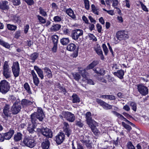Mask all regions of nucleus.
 <instances>
[{
    "label": "nucleus",
    "instance_id": "obj_17",
    "mask_svg": "<svg viewBox=\"0 0 149 149\" xmlns=\"http://www.w3.org/2000/svg\"><path fill=\"white\" fill-rule=\"evenodd\" d=\"M31 74L33 76L34 84L35 85L38 86L39 83L40 81L36 74L33 70H31Z\"/></svg>",
    "mask_w": 149,
    "mask_h": 149
},
{
    "label": "nucleus",
    "instance_id": "obj_50",
    "mask_svg": "<svg viewBox=\"0 0 149 149\" xmlns=\"http://www.w3.org/2000/svg\"><path fill=\"white\" fill-rule=\"evenodd\" d=\"M39 12L40 14L44 16H46L47 15L46 13L45 12L44 10L41 8L40 7L39 8Z\"/></svg>",
    "mask_w": 149,
    "mask_h": 149
},
{
    "label": "nucleus",
    "instance_id": "obj_63",
    "mask_svg": "<svg viewBox=\"0 0 149 149\" xmlns=\"http://www.w3.org/2000/svg\"><path fill=\"white\" fill-rule=\"evenodd\" d=\"M20 33L21 32L20 31H17L15 33V38L17 39L20 36Z\"/></svg>",
    "mask_w": 149,
    "mask_h": 149
},
{
    "label": "nucleus",
    "instance_id": "obj_9",
    "mask_svg": "<svg viewBox=\"0 0 149 149\" xmlns=\"http://www.w3.org/2000/svg\"><path fill=\"white\" fill-rule=\"evenodd\" d=\"M138 91L143 95H146L148 94V90L147 87L142 84H139L137 86Z\"/></svg>",
    "mask_w": 149,
    "mask_h": 149
},
{
    "label": "nucleus",
    "instance_id": "obj_35",
    "mask_svg": "<svg viewBox=\"0 0 149 149\" xmlns=\"http://www.w3.org/2000/svg\"><path fill=\"white\" fill-rule=\"evenodd\" d=\"M35 125H29L27 128V130L30 133H33L35 132L34 129L35 128Z\"/></svg>",
    "mask_w": 149,
    "mask_h": 149
},
{
    "label": "nucleus",
    "instance_id": "obj_28",
    "mask_svg": "<svg viewBox=\"0 0 149 149\" xmlns=\"http://www.w3.org/2000/svg\"><path fill=\"white\" fill-rule=\"evenodd\" d=\"M95 50L97 54H98L101 57V59L103 60L104 58V57L102 54V52L100 47L95 48Z\"/></svg>",
    "mask_w": 149,
    "mask_h": 149
},
{
    "label": "nucleus",
    "instance_id": "obj_43",
    "mask_svg": "<svg viewBox=\"0 0 149 149\" xmlns=\"http://www.w3.org/2000/svg\"><path fill=\"white\" fill-rule=\"evenodd\" d=\"M74 79L76 81H79L81 78L80 74L78 73H73L72 74Z\"/></svg>",
    "mask_w": 149,
    "mask_h": 149
},
{
    "label": "nucleus",
    "instance_id": "obj_13",
    "mask_svg": "<svg viewBox=\"0 0 149 149\" xmlns=\"http://www.w3.org/2000/svg\"><path fill=\"white\" fill-rule=\"evenodd\" d=\"M10 106L8 104H6L3 110L2 116L5 118H6L10 116L11 113L9 110Z\"/></svg>",
    "mask_w": 149,
    "mask_h": 149
},
{
    "label": "nucleus",
    "instance_id": "obj_33",
    "mask_svg": "<svg viewBox=\"0 0 149 149\" xmlns=\"http://www.w3.org/2000/svg\"><path fill=\"white\" fill-rule=\"evenodd\" d=\"M61 43L63 45H66L70 42V40L68 38H63L61 39Z\"/></svg>",
    "mask_w": 149,
    "mask_h": 149
},
{
    "label": "nucleus",
    "instance_id": "obj_10",
    "mask_svg": "<svg viewBox=\"0 0 149 149\" xmlns=\"http://www.w3.org/2000/svg\"><path fill=\"white\" fill-rule=\"evenodd\" d=\"M116 37L119 40L126 39L128 38L127 33L125 31H119L116 34Z\"/></svg>",
    "mask_w": 149,
    "mask_h": 149
},
{
    "label": "nucleus",
    "instance_id": "obj_47",
    "mask_svg": "<svg viewBox=\"0 0 149 149\" xmlns=\"http://www.w3.org/2000/svg\"><path fill=\"white\" fill-rule=\"evenodd\" d=\"M58 39V36L57 35H55L52 36V39L54 45H57Z\"/></svg>",
    "mask_w": 149,
    "mask_h": 149
},
{
    "label": "nucleus",
    "instance_id": "obj_32",
    "mask_svg": "<svg viewBox=\"0 0 149 149\" xmlns=\"http://www.w3.org/2000/svg\"><path fill=\"white\" fill-rule=\"evenodd\" d=\"M49 141L47 140L42 143V147L43 149H48L49 148Z\"/></svg>",
    "mask_w": 149,
    "mask_h": 149
},
{
    "label": "nucleus",
    "instance_id": "obj_64",
    "mask_svg": "<svg viewBox=\"0 0 149 149\" xmlns=\"http://www.w3.org/2000/svg\"><path fill=\"white\" fill-rule=\"evenodd\" d=\"M96 27L97 28L98 31L100 33L102 29V26L99 24H97L96 25Z\"/></svg>",
    "mask_w": 149,
    "mask_h": 149
},
{
    "label": "nucleus",
    "instance_id": "obj_59",
    "mask_svg": "<svg viewBox=\"0 0 149 149\" xmlns=\"http://www.w3.org/2000/svg\"><path fill=\"white\" fill-rule=\"evenodd\" d=\"M103 10L105 11H106L109 14L111 15H113L114 14V10H107L104 8L103 9Z\"/></svg>",
    "mask_w": 149,
    "mask_h": 149
},
{
    "label": "nucleus",
    "instance_id": "obj_42",
    "mask_svg": "<svg viewBox=\"0 0 149 149\" xmlns=\"http://www.w3.org/2000/svg\"><path fill=\"white\" fill-rule=\"evenodd\" d=\"M7 27L9 30L11 31H15L17 28L16 26L10 24H8L7 25Z\"/></svg>",
    "mask_w": 149,
    "mask_h": 149
},
{
    "label": "nucleus",
    "instance_id": "obj_1",
    "mask_svg": "<svg viewBox=\"0 0 149 149\" xmlns=\"http://www.w3.org/2000/svg\"><path fill=\"white\" fill-rule=\"evenodd\" d=\"M43 113L41 108H38L37 112H34L31 115V120L32 125H36L38 123V120L42 121L43 119Z\"/></svg>",
    "mask_w": 149,
    "mask_h": 149
},
{
    "label": "nucleus",
    "instance_id": "obj_21",
    "mask_svg": "<svg viewBox=\"0 0 149 149\" xmlns=\"http://www.w3.org/2000/svg\"><path fill=\"white\" fill-rule=\"evenodd\" d=\"M114 74L120 79H122L123 78L124 72L123 70H120L117 71V72H114Z\"/></svg>",
    "mask_w": 149,
    "mask_h": 149
},
{
    "label": "nucleus",
    "instance_id": "obj_57",
    "mask_svg": "<svg viewBox=\"0 0 149 149\" xmlns=\"http://www.w3.org/2000/svg\"><path fill=\"white\" fill-rule=\"evenodd\" d=\"M119 2L117 0H113L112 6L114 7L115 8L117 7L118 5Z\"/></svg>",
    "mask_w": 149,
    "mask_h": 149
},
{
    "label": "nucleus",
    "instance_id": "obj_16",
    "mask_svg": "<svg viewBox=\"0 0 149 149\" xmlns=\"http://www.w3.org/2000/svg\"><path fill=\"white\" fill-rule=\"evenodd\" d=\"M85 115L87 124L88 125L92 123L93 124L95 122V121L92 119L91 117V113L90 112H87L86 114Z\"/></svg>",
    "mask_w": 149,
    "mask_h": 149
},
{
    "label": "nucleus",
    "instance_id": "obj_44",
    "mask_svg": "<svg viewBox=\"0 0 149 149\" xmlns=\"http://www.w3.org/2000/svg\"><path fill=\"white\" fill-rule=\"evenodd\" d=\"M24 86L25 89L29 93H31L30 86L27 83H25L24 84Z\"/></svg>",
    "mask_w": 149,
    "mask_h": 149
},
{
    "label": "nucleus",
    "instance_id": "obj_58",
    "mask_svg": "<svg viewBox=\"0 0 149 149\" xmlns=\"http://www.w3.org/2000/svg\"><path fill=\"white\" fill-rule=\"evenodd\" d=\"M63 33L66 35H69L70 34V30L68 29L65 28L63 30Z\"/></svg>",
    "mask_w": 149,
    "mask_h": 149
},
{
    "label": "nucleus",
    "instance_id": "obj_2",
    "mask_svg": "<svg viewBox=\"0 0 149 149\" xmlns=\"http://www.w3.org/2000/svg\"><path fill=\"white\" fill-rule=\"evenodd\" d=\"M10 88V84L6 80H2L0 82V92L3 94L7 93Z\"/></svg>",
    "mask_w": 149,
    "mask_h": 149
},
{
    "label": "nucleus",
    "instance_id": "obj_46",
    "mask_svg": "<svg viewBox=\"0 0 149 149\" xmlns=\"http://www.w3.org/2000/svg\"><path fill=\"white\" fill-rule=\"evenodd\" d=\"M64 131L66 135L68 137H69L71 131L69 128H64Z\"/></svg>",
    "mask_w": 149,
    "mask_h": 149
},
{
    "label": "nucleus",
    "instance_id": "obj_54",
    "mask_svg": "<svg viewBox=\"0 0 149 149\" xmlns=\"http://www.w3.org/2000/svg\"><path fill=\"white\" fill-rule=\"evenodd\" d=\"M127 147L128 149H135V148L132 142H128L127 143Z\"/></svg>",
    "mask_w": 149,
    "mask_h": 149
},
{
    "label": "nucleus",
    "instance_id": "obj_52",
    "mask_svg": "<svg viewBox=\"0 0 149 149\" xmlns=\"http://www.w3.org/2000/svg\"><path fill=\"white\" fill-rule=\"evenodd\" d=\"M53 19L54 21L55 22H59L62 20L61 17L58 16H56L54 17Z\"/></svg>",
    "mask_w": 149,
    "mask_h": 149
},
{
    "label": "nucleus",
    "instance_id": "obj_29",
    "mask_svg": "<svg viewBox=\"0 0 149 149\" xmlns=\"http://www.w3.org/2000/svg\"><path fill=\"white\" fill-rule=\"evenodd\" d=\"M76 46L73 43H71L68 45L67 47V49L70 51H74L76 49Z\"/></svg>",
    "mask_w": 149,
    "mask_h": 149
},
{
    "label": "nucleus",
    "instance_id": "obj_56",
    "mask_svg": "<svg viewBox=\"0 0 149 149\" xmlns=\"http://www.w3.org/2000/svg\"><path fill=\"white\" fill-rule=\"evenodd\" d=\"M13 4L15 6L18 5L20 4V0H12Z\"/></svg>",
    "mask_w": 149,
    "mask_h": 149
},
{
    "label": "nucleus",
    "instance_id": "obj_25",
    "mask_svg": "<svg viewBox=\"0 0 149 149\" xmlns=\"http://www.w3.org/2000/svg\"><path fill=\"white\" fill-rule=\"evenodd\" d=\"M111 112L115 115L117 116L118 118H119L120 120L126 121L127 119L125 118L123 116L120 114L119 113L115 111H112Z\"/></svg>",
    "mask_w": 149,
    "mask_h": 149
},
{
    "label": "nucleus",
    "instance_id": "obj_20",
    "mask_svg": "<svg viewBox=\"0 0 149 149\" xmlns=\"http://www.w3.org/2000/svg\"><path fill=\"white\" fill-rule=\"evenodd\" d=\"M32 104V102L25 99H23L21 101V104L23 107H26Z\"/></svg>",
    "mask_w": 149,
    "mask_h": 149
},
{
    "label": "nucleus",
    "instance_id": "obj_51",
    "mask_svg": "<svg viewBox=\"0 0 149 149\" xmlns=\"http://www.w3.org/2000/svg\"><path fill=\"white\" fill-rule=\"evenodd\" d=\"M91 9L92 11L97 15H98V12L94 4H92L91 6Z\"/></svg>",
    "mask_w": 149,
    "mask_h": 149
},
{
    "label": "nucleus",
    "instance_id": "obj_39",
    "mask_svg": "<svg viewBox=\"0 0 149 149\" xmlns=\"http://www.w3.org/2000/svg\"><path fill=\"white\" fill-rule=\"evenodd\" d=\"M11 74L10 70L3 71V75L6 79H8L10 77Z\"/></svg>",
    "mask_w": 149,
    "mask_h": 149
},
{
    "label": "nucleus",
    "instance_id": "obj_11",
    "mask_svg": "<svg viewBox=\"0 0 149 149\" xmlns=\"http://www.w3.org/2000/svg\"><path fill=\"white\" fill-rule=\"evenodd\" d=\"M96 101L100 106H102L104 109L106 110L110 109L112 108V105L108 104L101 100L97 99Z\"/></svg>",
    "mask_w": 149,
    "mask_h": 149
},
{
    "label": "nucleus",
    "instance_id": "obj_34",
    "mask_svg": "<svg viewBox=\"0 0 149 149\" xmlns=\"http://www.w3.org/2000/svg\"><path fill=\"white\" fill-rule=\"evenodd\" d=\"M38 56V54L36 53H34L31 55L30 59L31 62H34L35 60Z\"/></svg>",
    "mask_w": 149,
    "mask_h": 149
},
{
    "label": "nucleus",
    "instance_id": "obj_37",
    "mask_svg": "<svg viewBox=\"0 0 149 149\" xmlns=\"http://www.w3.org/2000/svg\"><path fill=\"white\" fill-rule=\"evenodd\" d=\"M72 149H83V147L79 144H74L73 142L72 143Z\"/></svg>",
    "mask_w": 149,
    "mask_h": 149
},
{
    "label": "nucleus",
    "instance_id": "obj_55",
    "mask_svg": "<svg viewBox=\"0 0 149 149\" xmlns=\"http://www.w3.org/2000/svg\"><path fill=\"white\" fill-rule=\"evenodd\" d=\"M85 8L87 10H88L89 8V1L88 0H84Z\"/></svg>",
    "mask_w": 149,
    "mask_h": 149
},
{
    "label": "nucleus",
    "instance_id": "obj_30",
    "mask_svg": "<svg viewBox=\"0 0 149 149\" xmlns=\"http://www.w3.org/2000/svg\"><path fill=\"white\" fill-rule=\"evenodd\" d=\"M72 101L73 103H79L80 101V98L75 94H73L72 96Z\"/></svg>",
    "mask_w": 149,
    "mask_h": 149
},
{
    "label": "nucleus",
    "instance_id": "obj_31",
    "mask_svg": "<svg viewBox=\"0 0 149 149\" xmlns=\"http://www.w3.org/2000/svg\"><path fill=\"white\" fill-rule=\"evenodd\" d=\"M22 134L18 132L15 134L14 136V140L15 141H18L22 139Z\"/></svg>",
    "mask_w": 149,
    "mask_h": 149
},
{
    "label": "nucleus",
    "instance_id": "obj_36",
    "mask_svg": "<svg viewBox=\"0 0 149 149\" xmlns=\"http://www.w3.org/2000/svg\"><path fill=\"white\" fill-rule=\"evenodd\" d=\"M129 105H130L132 107V109L134 111H136V103L134 102H130L128 103Z\"/></svg>",
    "mask_w": 149,
    "mask_h": 149
},
{
    "label": "nucleus",
    "instance_id": "obj_62",
    "mask_svg": "<svg viewBox=\"0 0 149 149\" xmlns=\"http://www.w3.org/2000/svg\"><path fill=\"white\" fill-rule=\"evenodd\" d=\"M107 99L111 100H115L116 99L115 97L112 95H107Z\"/></svg>",
    "mask_w": 149,
    "mask_h": 149
},
{
    "label": "nucleus",
    "instance_id": "obj_45",
    "mask_svg": "<svg viewBox=\"0 0 149 149\" xmlns=\"http://www.w3.org/2000/svg\"><path fill=\"white\" fill-rule=\"evenodd\" d=\"M122 125L128 130L130 131L132 130V127L130 125L126 124L124 122H122Z\"/></svg>",
    "mask_w": 149,
    "mask_h": 149
},
{
    "label": "nucleus",
    "instance_id": "obj_18",
    "mask_svg": "<svg viewBox=\"0 0 149 149\" xmlns=\"http://www.w3.org/2000/svg\"><path fill=\"white\" fill-rule=\"evenodd\" d=\"M9 8L8 2L6 1H3L0 2V8L5 10Z\"/></svg>",
    "mask_w": 149,
    "mask_h": 149
},
{
    "label": "nucleus",
    "instance_id": "obj_53",
    "mask_svg": "<svg viewBox=\"0 0 149 149\" xmlns=\"http://www.w3.org/2000/svg\"><path fill=\"white\" fill-rule=\"evenodd\" d=\"M102 47L105 54L107 55L108 53V50L106 45L105 44H103L102 45Z\"/></svg>",
    "mask_w": 149,
    "mask_h": 149
},
{
    "label": "nucleus",
    "instance_id": "obj_7",
    "mask_svg": "<svg viewBox=\"0 0 149 149\" xmlns=\"http://www.w3.org/2000/svg\"><path fill=\"white\" fill-rule=\"evenodd\" d=\"M18 102L15 101L11 107V112L13 114H17L20 111L21 109V106L18 104Z\"/></svg>",
    "mask_w": 149,
    "mask_h": 149
},
{
    "label": "nucleus",
    "instance_id": "obj_5",
    "mask_svg": "<svg viewBox=\"0 0 149 149\" xmlns=\"http://www.w3.org/2000/svg\"><path fill=\"white\" fill-rule=\"evenodd\" d=\"M12 70L14 76L18 77L19 74L20 69L19 63L17 62H14L12 67Z\"/></svg>",
    "mask_w": 149,
    "mask_h": 149
},
{
    "label": "nucleus",
    "instance_id": "obj_41",
    "mask_svg": "<svg viewBox=\"0 0 149 149\" xmlns=\"http://www.w3.org/2000/svg\"><path fill=\"white\" fill-rule=\"evenodd\" d=\"M9 67L8 62H5L3 66V71H10Z\"/></svg>",
    "mask_w": 149,
    "mask_h": 149
},
{
    "label": "nucleus",
    "instance_id": "obj_19",
    "mask_svg": "<svg viewBox=\"0 0 149 149\" xmlns=\"http://www.w3.org/2000/svg\"><path fill=\"white\" fill-rule=\"evenodd\" d=\"M34 69L36 71L38 76L41 79L44 78V75H43V71L41 69L38 68L36 66H35L34 67Z\"/></svg>",
    "mask_w": 149,
    "mask_h": 149
},
{
    "label": "nucleus",
    "instance_id": "obj_15",
    "mask_svg": "<svg viewBox=\"0 0 149 149\" xmlns=\"http://www.w3.org/2000/svg\"><path fill=\"white\" fill-rule=\"evenodd\" d=\"M14 132H15L13 130L10 129L8 132L3 133L5 140H10L13 136Z\"/></svg>",
    "mask_w": 149,
    "mask_h": 149
},
{
    "label": "nucleus",
    "instance_id": "obj_48",
    "mask_svg": "<svg viewBox=\"0 0 149 149\" xmlns=\"http://www.w3.org/2000/svg\"><path fill=\"white\" fill-rule=\"evenodd\" d=\"M38 20L42 24H44L46 22V20L44 18L41 16L38 15L37 16Z\"/></svg>",
    "mask_w": 149,
    "mask_h": 149
},
{
    "label": "nucleus",
    "instance_id": "obj_8",
    "mask_svg": "<svg viewBox=\"0 0 149 149\" xmlns=\"http://www.w3.org/2000/svg\"><path fill=\"white\" fill-rule=\"evenodd\" d=\"M42 134L47 138H51L53 136L51 130L47 128H42L41 130Z\"/></svg>",
    "mask_w": 149,
    "mask_h": 149
},
{
    "label": "nucleus",
    "instance_id": "obj_23",
    "mask_svg": "<svg viewBox=\"0 0 149 149\" xmlns=\"http://www.w3.org/2000/svg\"><path fill=\"white\" fill-rule=\"evenodd\" d=\"M61 27V26L60 24H54L49 29L51 31H56L59 30Z\"/></svg>",
    "mask_w": 149,
    "mask_h": 149
},
{
    "label": "nucleus",
    "instance_id": "obj_61",
    "mask_svg": "<svg viewBox=\"0 0 149 149\" xmlns=\"http://www.w3.org/2000/svg\"><path fill=\"white\" fill-rule=\"evenodd\" d=\"M26 2L28 5L30 6L32 5L34 3V1L33 0H26Z\"/></svg>",
    "mask_w": 149,
    "mask_h": 149
},
{
    "label": "nucleus",
    "instance_id": "obj_49",
    "mask_svg": "<svg viewBox=\"0 0 149 149\" xmlns=\"http://www.w3.org/2000/svg\"><path fill=\"white\" fill-rule=\"evenodd\" d=\"M13 21L15 23H19L21 22L20 18L18 16H15L13 18Z\"/></svg>",
    "mask_w": 149,
    "mask_h": 149
},
{
    "label": "nucleus",
    "instance_id": "obj_3",
    "mask_svg": "<svg viewBox=\"0 0 149 149\" xmlns=\"http://www.w3.org/2000/svg\"><path fill=\"white\" fill-rule=\"evenodd\" d=\"M23 143L26 146L31 148L34 147L36 144L34 138L29 136L24 138Z\"/></svg>",
    "mask_w": 149,
    "mask_h": 149
},
{
    "label": "nucleus",
    "instance_id": "obj_38",
    "mask_svg": "<svg viewBox=\"0 0 149 149\" xmlns=\"http://www.w3.org/2000/svg\"><path fill=\"white\" fill-rule=\"evenodd\" d=\"M94 70L95 73L102 75H104L105 74V70L103 69H100L98 68Z\"/></svg>",
    "mask_w": 149,
    "mask_h": 149
},
{
    "label": "nucleus",
    "instance_id": "obj_22",
    "mask_svg": "<svg viewBox=\"0 0 149 149\" xmlns=\"http://www.w3.org/2000/svg\"><path fill=\"white\" fill-rule=\"evenodd\" d=\"M80 141L87 147L90 149L92 147V143L91 142L88 140H80Z\"/></svg>",
    "mask_w": 149,
    "mask_h": 149
},
{
    "label": "nucleus",
    "instance_id": "obj_24",
    "mask_svg": "<svg viewBox=\"0 0 149 149\" xmlns=\"http://www.w3.org/2000/svg\"><path fill=\"white\" fill-rule=\"evenodd\" d=\"M96 122H95L94 123H92L90 125H89V126L91 128L92 131L95 134H96L98 132V130L97 129L96 127Z\"/></svg>",
    "mask_w": 149,
    "mask_h": 149
},
{
    "label": "nucleus",
    "instance_id": "obj_4",
    "mask_svg": "<svg viewBox=\"0 0 149 149\" xmlns=\"http://www.w3.org/2000/svg\"><path fill=\"white\" fill-rule=\"evenodd\" d=\"M83 34V31L80 29L73 30L71 33V36L73 40L77 41L81 36Z\"/></svg>",
    "mask_w": 149,
    "mask_h": 149
},
{
    "label": "nucleus",
    "instance_id": "obj_26",
    "mask_svg": "<svg viewBox=\"0 0 149 149\" xmlns=\"http://www.w3.org/2000/svg\"><path fill=\"white\" fill-rule=\"evenodd\" d=\"M67 14L73 19L76 18V16L75 15L73 11L71 8H69L66 10Z\"/></svg>",
    "mask_w": 149,
    "mask_h": 149
},
{
    "label": "nucleus",
    "instance_id": "obj_12",
    "mask_svg": "<svg viewBox=\"0 0 149 149\" xmlns=\"http://www.w3.org/2000/svg\"><path fill=\"white\" fill-rule=\"evenodd\" d=\"M78 71L81 74L82 77V81L85 83H86L88 79L87 76V73L86 70L82 68H80L78 69Z\"/></svg>",
    "mask_w": 149,
    "mask_h": 149
},
{
    "label": "nucleus",
    "instance_id": "obj_14",
    "mask_svg": "<svg viewBox=\"0 0 149 149\" xmlns=\"http://www.w3.org/2000/svg\"><path fill=\"white\" fill-rule=\"evenodd\" d=\"M65 139L64 134L61 132H60L56 136L55 141L56 143L60 144L62 143Z\"/></svg>",
    "mask_w": 149,
    "mask_h": 149
},
{
    "label": "nucleus",
    "instance_id": "obj_40",
    "mask_svg": "<svg viewBox=\"0 0 149 149\" xmlns=\"http://www.w3.org/2000/svg\"><path fill=\"white\" fill-rule=\"evenodd\" d=\"M0 45L7 48H9L10 46L8 43L5 42L1 39H0Z\"/></svg>",
    "mask_w": 149,
    "mask_h": 149
},
{
    "label": "nucleus",
    "instance_id": "obj_6",
    "mask_svg": "<svg viewBox=\"0 0 149 149\" xmlns=\"http://www.w3.org/2000/svg\"><path fill=\"white\" fill-rule=\"evenodd\" d=\"M62 114L64 118L70 122H73L75 120V117L74 114L70 112L63 111Z\"/></svg>",
    "mask_w": 149,
    "mask_h": 149
},
{
    "label": "nucleus",
    "instance_id": "obj_60",
    "mask_svg": "<svg viewBox=\"0 0 149 149\" xmlns=\"http://www.w3.org/2000/svg\"><path fill=\"white\" fill-rule=\"evenodd\" d=\"M89 37L90 38V39L92 40L93 41H96L97 40V39L92 34H89Z\"/></svg>",
    "mask_w": 149,
    "mask_h": 149
},
{
    "label": "nucleus",
    "instance_id": "obj_27",
    "mask_svg": "<svg viewBox=\"0 0 149 149\" xmlns=\"http://www.w3.org/2000/svg\"><path fill=\"white\" fill-rule=\"evenodd\" d=\"M98 63L97 61H93L91 64L88 65L86 68V69L87 70L92 69Z\"/></svg>",
    "mask_w": 149,
    "mask_h": 149
}]
</instances>
